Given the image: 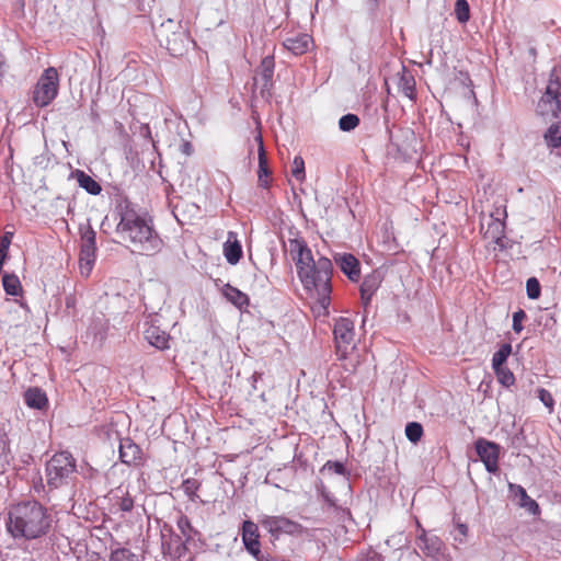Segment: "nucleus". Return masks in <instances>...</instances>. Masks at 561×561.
<instances>
[{
    "instance_id": "nucleus-1",
    "label": "nucleus",
    "mask_w": 561,
    "mask_h": 561,
    "mask_svg": "<svg viewBox=\"0 0 561 561\" xmlns=\"http://www.w3.org/2000/svg\"><path fill=\"white\" fill-rule=\"evenodd\" d=\"M116 213L119 218L116 233L128 244L131 252L149 255L161 250L162 240L146 213L140 211L128 199H122L117 204Z\"/></svg>"
},
{
    "instance_id": "nucleus-2",
    "label": "nucleus",
    "mask_w": 561,
    "mask_h": 561,
    "mask_svg": "<svg viewBox=\"0 0 561 561\" xmlns=\"http://www.w3.org/2000/svg\"><path fill=\"white\" fill-rule=\"evenodd\" d=\"M51 525L47 508L37 501H25L9 511L7 529L13 538L37 539L46 535Z\"/></svg>"
},
{
    "instance_id": "nucleus-3",
    "label": "nucleus",
    "mask_w": 561,
    "mask_h": 561,
    "mask_svg": "<svg viewBox=\"0 0 561 561\" xmlns=\"http://www.w3.org/2000/svg\"><path fill=\"white\" fill-rule=\"evenodd\" d=\"M298 277L309 297L316 300L313 309L318 314H328L332 290V262L328 257H319L317 265H312L310 270L306 267L305 271H300Z\"/></svg>"
},
{
    "instance_id": "nucleus-4",
    "label": "nucleus",
    "mask_w": 561,
    "mask_h": 561,
    "mask_svg": "<svg viewBox=\"0 0 561 561\" xmlns=\"http://www.w3.org/2000/svg\"><path fill=\"white\" fill-rule=\"evenodd\" d=\"M76 460L68 451L55 454L46 465L47 484L57 489L68 483L71 476L76 472Z\"/></svg>"
},
{
    "instance_id": "nucleus-5",
    "label": "nucleus",
    "mask_w": 561,
    "mask_h": 561,
    "mask_svg": "<svg viewBox=\"0 0 561 561\" xmlns=\"http://www.w3.org/2000/svg\"><path fill=\"white\" fill-rule=\"evenodd\" d=\"M58 91L59 73L55 67H48L36 82L32 100L37 107H46L57 98Z\"/></svg>"
},
{
    "instance_id": "nucleus-6",
    "label": "nucleus",
    "mask_w": 561,
    "mask_h": 561,
    "mask_svg": "<svg viewBox=\"0 0 561 561\" xmlns=\"http://www.w3.org/2000/svg\"><path fill=\"white\" fill-rule=\"evenodd\" d=\"M260 524L272 537L276 539L282 535L301 536L306 530L301 524L284 515H263L260 518Z\"/></svg>"
},
{
    "instance_id": "nucleus-7",
    "label": "nucleus",
    "mask_w": 561,
    "mask_h": 561,
    "mask_svg": "<svg viewBox=\"0 0 561 561\" xmlns=\"http://www.w3.org/2000/svg\"><path fill=\"white\" fill-rule=\"evenodd\" d=\"M336 353L340 358H345L353 348L355 330L354 322L348 318H339L333 329Z\"/></svg>"
},
{
    "instance_id": "nucleus-8",
    "label": "nucleus",
    "mask_w": 561,
    "mask_h": 561,
    "mask_svg": "<svg viewBox=\"0 0 561 561\" xmlns=\"http://www.w3.org/2000/svg\"><path fill=\"white\" fill-rule=\"evenodd\" d=\"M95 237V231L90 226L81 230L80 270L82 274L85 273L88 275L92 270L94 263Z\"/></svg>"
},
{
    "instance_id": "nucleus-9",
    "label": "nucleus",
    "mask_w": 561,
    "mask_h": 561,
    "mask_svg": "<svg viewBox=\"0 0 561 561\" xmlns=\"http://www.w3.org/2000/svg\"><path fill=\"white\" fill-rule=\"evenodd\" d=\"M476 450L486 471L495 473L499 470L500 446L484 438H479L476 442Z\"/></svg>"
},
{
    "instance_id": "nucleus-10",
    "label": "nucleus",
    "mask_w": 561,
    "mask_h": 561,
    "mask_svg": "<svg viewBox=\"0 0 561 561\" xmlns=\"http://www.w3.org/2000/svg\"><path fill=\"white\" fill-rule=\"evenodd\" d=\"M257 525L251 520L243 522L242 541L245 549L256 559L260 557V540Z\"/></svg>"
},
{
    "instance_id": "nucleus-11",
    "label": "nucleus",
    "mask_w": 561,
    "mask_h": 561,
    "mask_svg": "<svg viewBox=\"0 0 561 561\" xmlns=\"http://www.w3.org/2000/svg\"><path fill=\"white\" fill-rule=\"evenodd\" d=\"M334 261L341 271L353 282H357L360 276L358 260L350 253H337Z\"/></svg>"
},
{
    "instance_id": "nucleus-12",
    "label": "nucleus",
    "mask_w": 561,
    "mask_h": 561,
    "mask_svg": "<svg viewBox=\"0 0 561 561\" xmlns=\"http://www.w3.org/2000/svg\"><path fill=\"white\" fill-rule=\"evenodd\" d=\"M508 490L515 499H518V505L520 507L525 508L533 515L540 513L537 502L527 494L526 490L522 485L510 483Z\"/></svg>"
},
{
    "instance_id": "nucleus-13",
    "label": "nucleus",
    "mask_w": 561,
    "mask_h": 561,
    "mask_svg": "<svg viewBox=\"0 0 561 561\" xmlns=\"http://www.w3.org/2000/svg\"><path fill=\"white\" fill-rule=\"evenodd\" d=\"M224 255L231 265H236L242 257V247L238 240L237 232H228L227 241L224 243Z\"/></svg>"
},
{
    "instance_id": "nucleus-14",
    "label": "nucleus",
    "mask_w": 561,
    "mask_h": 561,
    "mask_svg": "<svg viewBox=\"0 0 561 561\" xmlns=\"http://www.w3.org/2000/svg\"><path fill=\"white\" fill-rule=\"evenodd\" d=\"M144 335L150 345L159 350L169 348L170 335L158 325L149 324L145 329Z\"/></svg>"
},
{
    "instance_id": "nucleus-15",
    "label": "nucleus",
    "mask_w": 561,
    "mask_h": 561,
    "mask_svg": "<svg viewBox=\"0 0 561 561\" xmlns=\"http://www.w3.org/2000/svg\"><path fill=\"white\" fill-rule=\"evenodd\" d=\"M255 141L259 145V171H257L259 184L262 187H268V185H270L268 179L271 175V171L267 167V158H266V152L264 149L263 139H262L261 134H257V136L255 137Z\"/></svg>"
},
{
    "instance_id": "nucleus-16",
    "label": "nucleus",
    "mask_w": 561,
    "mask_h": 561,
    "mask_svg": "<svg viewBox=\"0 0 561 561\" xmlns=\"http://www.w3.org/2000/svg\"><path fill=\"white\" fill-rule=\"evenodd\" d=\"M119 458L126 465H137L141 459V449L130 439H122L119 444Z\"/></svg>"
},
{
    "instance_id": "nucleus-17",
    "label": "nucleus",
    "mask_w": 561,
    "mask_h": 561,
    "mask_svg": "<svg viewBox=\"0 0 561 561\" xmlns=\"http://www.w3.org/2000/svg\"><path fill=\"white\" fill-rule=\"evenodd\" d=\"M311 43V36L308 34H298L296 36L286 38L283 45L287 50L291 51L296 56H299L309 49Z\"/></svg>"
},
{
    "instance_id": "nucleus-18",
    "label": "nucleus",
    "mask_w": 561,
    "mask_h": 561,
    "mask_svg": "<svg viewBox=\"0 0 561 561\" xmlns=\"http://www.w3.org/2000/svg\"><path fill=\"white\" fill-rule=\"evenodd\" d=\"M274 73V59L273 57H265L262 59L257 76L255 77L256 83H261L262 90H268L272 87V78Z\"/></svg>"
},
{
    "instance_id": "nucleus-19",
    "label": "nucleus",
    "mask_w": 561,
    "mask_h": 561,
    "mask_svg": "<svg viewBox=\"0 0 561 561\" xmlns=\"http://www.w3.org/2000/svg\"><path fill=\"white\" fill-rule=\"evenodd\" d=\"M417 547L427 556H436L442 549V540L437 536H427L425 530L417 537Z\"/></svg>"
},
{
    "instance_id": "nucleus-20",
    "label": "nucleus",
    "mask_w": 561,
    "mask_h": 561,
    "mask_svg": "<svg viewBox=\"0 0 561 561\" xmlns=\"http://www.w3.org/2000/svg\"><path fill=\"white\" fill-rule=\"evenodd\" d=\"M380 284V279L378 276L371 274L364 278L360 285V297L365 306H367L376 293Z\"/></svg>"
},
{
    "instance_id": "nucleus-21",
    "label": "nucleus",
    "mask_w": 561,
    "mask_h": 561,
    "mask_svg": "<svg viewBox=\"0 0 561 561\" xmlns=\"http://www.w3.org/2000/svg\"><path fill=\"white\" fill-rule=\"evenodd\" d=\"M222 294L226 297L228 301H230L236 307L242 309L243 307L249 306V298L248 296L239 290L238 288L227 284L225 285L222 289Z\"/></svg>"
},
{
    "instance_id": "nucleus-22",
    "label": "nucleus",
    "mask_w": 561,
    "mask_h": 561,
    "mask_svg": "<svg viewBox=\"0 0 561 561\" xmlns=\"http://www.w3.org/2000/svg\"><path fill=\"white\" fill-rule=\"evenodd\" d=\"M24 400L27 407L38 410L47 404V397L39 388L27 389L24 393Z\"/></svg>"
},
{
    "instance_id": "nucleus-23",
    "label": "nucleus",
    "mask_w": 561,
    "mask_h": 561,
    "mask_svg": "<svg viewBox=\"0 0 561 561\" xmlns=\"http://www.w3.org/2000/svg\"><path fill=\"white\" fill-rule=\"evenodd\" d=\"M545 142L552 150L561 149V123L551 124L543 135ZM561 154V152H559Z\"/></svg>"
},
{
    "instance_id": "nucleus-24",
    "label": "nucleus",
    "mask_w": 561,
    "mask_h": 561,
    "mask_svg": "<svg viewBox=\"0 0 561 561\" xmlns=\"http://www.w3.org/2000/svg\"><path fill=\"white\" fill-rule=\"evenodd\" d=\"M75 178L80 187L84 188L89 194L99 195L102 191L101 185L89 174L81 170L75 172Z\"/></svg>"
},
{
    "instance_id": "nucleus-25",
    "label": "nucleus",
    "mask_w": 561,
    "mask_h": 561,
    "mask_svg": "<svg viewBox=\"0 0 561 561\" xmlns=\"http://www.w3.org/2000/svg\"><path fill=\"white\" fill-rule=\"evenodd\" d=\"M398 88L400 92L411 101L416 99L415 79L411 73L403 71L399 79Z\"/></svg>"
},
{
    "instance_id": "nucleus-26",
    "label": "nucleus",
    "mask_w": 561,
    "mask_h": 561,
    "mask_svg": "<svg viewBox=\"0 0 561 561\" xmlns=\"http://www.w3.org/2000/svg\"><path fill=\"white\" fill-rule=\"evenodd\" d=\"M561 96V73L553 69L550 73L549 82L545 92V99Z\"/></svg>"
},
{
    "instance_id": "nucleus-27",
    "label": "nucleus",
    "mask_w": 561,
    "mask_h": 561,
    "mask_svg": "<svg viewBox=\"0 0 561 561\" xmlns=\"http://www.w3.org/2000/svg\"><path fill=\"white\" fill-rule=\"evenodd\" d=\"M2 286L4 291L11 296L20 295L22 286L18 276L13 274H4L2 277Z\"/></svg>"
},
{
    "instance_id": "nucleus-28",
    "label": "nucleus",
    "mask_w": 561,
    "mask_h": 561,
    "mask_svg": "<svg viewBox=\"0 0 561 561\" xmlns=\"http://www.w3.org/2000/svg\"><path fill=\"white\" fill-rule=\"evenodd\" d=\"M308 250L310 249L302 238H293L288 240V253L294 262Z\"/></svg>"
},
{
    "instance_id": "nucleus-29",
    "label": "nucleus",
    "mask_w": 561,
    "mask_h": 561,
    "mask_svg": "<svg viewBox=\"0 0 561 561\" xmlns=\"http://www.w3.org/2000/svg\"><path fill=\"white\" fill-rule=\"evenodd\" d=\"M511 352H512L511 344H508V343L502 344L500 346V348L493 354V357H492L493 369L505 367L504 363L507 360Z\"/></svg>"
},
{
    "instance_id": "nucleus-30",
    "label": "nucleus",
    "mask_w": 561,
    "mask_h": 561,
    "mask_svg": "<svg viewBox=\"0 0 561 561\" xmlns=\"http://www.w3.org/2000/svg\"><path fill=\"white\" fill-rule=\"evenodd\" d=\"M490 220L485 234L495 241H499L504 234V222L499 218H493L492 216Z\"/></svg>"
},
{
    "instance_id": "nucleus-31",
    "label": "nucleus",
    "mask_w": 561,
    "mask_h": 561,
    "mask_svg": "<svg viewBox=\"0 0 561 561\" xmlns=\"http://www.w3.org/2000/svg\"><path fill=\"white\" fill-rule=\"evenodd\" d=\"M455 15L459 23L465 24L470 19V8L467 0H457L455 3Z\"/></svg>"
},
{
    "instance_id": "nucleus-32",
    "label": "nucleus",
    "mask_w": 561,
    "mask_h": 561,
    "mask_svg": "<svg viewBox=\"0 0 561 561\" xmlns=\"http://www.w3.org/2000/svg\"><path fill=\"white\" fill-rule=\"evenodd\" d=\"M423 435V427L417 422H410L405 426V436L411 442L416 444Z\"/></svg>"
},
{
    "instance_id": "nucleus-33",
    "label": "nucleus",
    "mask_w": 561,
    "mask_h": 561,
    "mask_svg": "<svg viewBox=\"0 0 561 561\" xmlns=\"http://www.w3.org/2000/svg\"><path fill=\"white\" fill-rule=\"evenodd\" d=\"M359 125V118L355 114L343 115L339 121V127L342 131H351Z\"/></svg>"
},
{
    "instance_id": "nucleus-34",
    "label": "nucleus",
    "mask_w": 561,
    "mask_h": 561,
    "mask_svg": "<svg viewBox=\"0 0 561 561\" xmlns=\"http://www.w3.org/2000/svg\"><path fill=\"white\" fill-rule=\"evenodd\" d=\"M295 264L299 275L300 271H305L306 267L310 270L312 265H317V261L313 260L311 250H308L305 251V253H302V255L295 261Z\"/></svg>"
},
{
    "instance_id": "nucleus-35",
    "label": "nucleus",
    "mask_w": 561,
    "mask_h": 561,
    "mask_svg": "<svg viewBox=\"0 0 561 561\" xmlns=\"http://www.w3.org/2000/svg\"><path fill=\"white\" fill-rule=\"evenodd\" d=\"M499 382L504 387H511L515 382L514 374L507 367L494 369Z\"/></svg>"
},
{
    "instance_id": "nucleus-36",
    "label": "nucleus",
    "mask_w": 561,
    "mask_h": 561,
    "mask_svg": "<svg viewBox=\"0 0 561 561\" xmlns=\"http://www.w3.org/2000/svg\"><path fill=\"white\" fill-rule=\"evenodd\" d=\"M176 525H178V528L181 531V534L184 537H186V539L192 538L193 527H192L191 522L187 516H185L183 514L180 515L178 518Z\"/></svg>"
},
{
    "instance_id": "nucleus-37",
    "label": "nucleus",
    "mask_w": 561,
    "mask_h": 561,
    "mask_svg": "<svg viewBox=\"0 0 561 561\" xmlns=\"http://www.w3.org/2000/svg\"><path fill=\"white\" fill-rule=\"evenodd\" d=\"M110 561H137V557L128 549H117L112 552Z\"/></svg>"
},
{
    "instance_id": "nucleus-38",
    "label": "nucleus",
    "mask_w": 561,
    "mask_h": 561,
    "mask_svg": "<svg viewBox=\"0 0 561 561\" xmlns=\"http://www.w3.org/2000/svg\"><path fill=\"white\" fill-rule=\"evenodd\" d=\"M291 174L298 181L305 180V162H304V159L299 156L295 157V159L293 161Z\"/></svg>"
},
{
    "instance_id": "nucleus-39",
    "label": "nucleus",
    "mask_w": 561,
    "mask_h": 561,
    "mask_svg": "<svg viewBox=\"0 0 561 561\" xmlns=\"http://www.w3.org/2000/svg\"><path fill=\"white\" fill-rule=\"evenodd\" d=\"M527 296L530 299H537L540 296V284L537 278L530 277L526 283Z\"/></svg>"
},
{
    "instance_id": "nucleus-40",
    "label": "nucleus",
    "mask_w": 561,
    "mask_h": 561,
    "mask_svg": "<svg viewBox=\"0 0 561 561\" xmlns=\"http://www.w3.org/2000/svg\"><path fill=\"white\" fill-rule=\"evenodd\" d=\"M0 457L9 462L11 458L10 444L4 432L0 431Z\"/></svg>"
},
{
    "instance_id": "nucleus-41",
    "label": "nucleus",
    "mask_w": 561,
    "mask_h": 561,
    "mask_svg": "<svg viewBox=\"0 0 561 561\" xmlns=\"http://www.w3.org/2000/svg\"><path fill=\"white\" fill-rule=\"evenodd\" d=\"M538 398L545 404V407L549 410L550 413L553 412L554 400H553L550 391H548L545 388H539L538 389Z\"/></svg>"
},
{
    "instance_id": "nucleus-42",
    "label": "nucleus",
    "mask_w": 561,
    "mask_h": 561,
    "mask_svg": "<svg viewBox=\"0 0 561 561\" xmlns=\"http://www.w3.org/2000/svg\"><path fill=\"white\" fill-rule=\"evenodd\" d=\"M182 489L186 495L191 497V500H194L196 496V491L198 489V483L194 479H186L182 483Z\"/></svg>"
},
{
    "instance_id": "nucleus-43",
    "label": "nucleus",
    "mask_w": 561,
    "mask_h": 561,
    "mask_svg": "<svg viewBox=\"0 0 561 561\" xmlns=\"http://www.w3.org/2000/svg\"><path fill=\"white\" fill-rule=\"evenodd\" d=\"M526 319V313L524 310L519 309L518 311L513 313V330L516 333H520L524 329L523 321Z\"/></svg>"
},
{
    "instance_id": "nucleus-44",
    "label": "nucleus",
    "mask_w": 561,
    "mask_h": 561,
    "mask_svg": "<svg viewBox=\"0 0 561 561\" xmlns=\"http://www.w3.org/2000/svg\"><path fill=\"white\" fill-rule=\"evenodd\" d=\"M323 470H328L340 476H343L346 472L345 467L342 462L331 460L325 462V465L323 466Z\"/></svg>"
},
{
    "instance_id": "nucleus-45",
    "label": "nucleus",
    "mask_w": 561,
    "mask_h": 561,
    "mask_svg": "<svg viewBox=\"0 0 561 561\" xmlns=\"http://www.w3.org/2000/svg\"><path fill=\"white\" fill-rule=\"evenodd\" d=\"M468 535V526L466 524L459 523L456 525V534L454 535V540L460 545L465 543L466 537Z\"/></svg>"
},
{
    "instance_id": "nucleus-46",
    "label": "nucleus",
    "mask_w": 561,
    "mask_h": 561,
    "mask_svg": "<svg viewBox=\"0 0 561 561\" xmlns=\"http://www.w3.org/2000/svg\"><path fill=\"white\" fill-rule=\"evenodd\" d=\"M117 505L122 512H130L134 507V500L128 495H123Z\"/></svg>"
},
{
    "instance_id": "nucleus-47",
    "label": "nucleus",
    "mask_w": 561,
    "mask_h": 561,
    "mask_svg": "<svg viewBox=\"0 0 561 561\" xmlns=\"http://www.w3.org/2000/svg\"><path fill=\"white\" fill-rule=\"evenodd\" d=\"M541 102H554V108L552 111V116L556 117V118H560L561 117V96L559 98H551V99H545L542 98L541 99Z\"/></svg>"
},
{
    "instance_id": "nucleus-48",
    "label": "nucleus",
    "mask_w": 561,
    "mask_h": 561,
    "mask_svg": "<svg viewBox=\"0 0 561 561\" xmlns=\"http://www.w3.org/2000/svg\"><path fill=\"white\" fill-rule=\"evenodd\" d=\"M167 48L174 56L182 54V49L180 47H176L175 44L172 45L170 39H168L167 42Z\"/></svg>"
},
{
    "instance_id": "nucleus-49",
    "label": "nucleus",
    "mask_w": 561,
    "mask_h": 561,
    "mask_svg": "<svg viewBox=\"0 0 561 561\" xmlns=\"http://www.w3.org/2000/svg\"><path fill=\"white\" fill-rule=\"evenodd\" d=\"M141 134H142V135H144V137H146L147 139L152 140V139H151V130H150V128H149V126H148V125H145V126H142V127H141Z\"/></svg>"
},
{
    "instance_id": "nucleus-50",
    "label": "nucleus",
    "mask_w": 561,
    "mask_h": 561,
    "mask_svg": "<svg viewBox=\"0 0 561 561\" xmlns=\"http://www.w3.org/2000/svg\"><path fill=\"white\" fill-rule=\"evenodd\" d=\"M191 151H192L191 144L185 142V144L183 145V152H184V153H186V154H191Z\"/></svg>"
},
{
    "instance_id": "nucleus-51",
    "label": "nucleus",
    "mask_w": 561,
    "mask_h": 561,
    "mask_svg": "<svg viewBox=\"0 0 561 561\" xmlns=\"http://www.w3.org/2000/svg\"><path fill=\"white\" fill-rule=\"evenodd\" d=\"M73 305H75V298H73V297H71V296H70V297H67V298H66V306H67V308H70V307H72Z\"/></svg>"
},
{
    "instance_id": "nucleus-52",
    "label": "nucleus",
    "mask_w": 561,
    "mask_h": 561,
    "mask_svg": "<svg viewBox=\"0 0 561 561\" xmlns=\"http://www.w3.org/2000/svg\"><path fill=\"white\" fill-rule=\"evenodd\" d=\"M259 561H286L285 559H278V558H265V559H257Z\"/></svg>"
},
{
    "instance_id": "nucleus-53",
    "label": "nucleus",
    "mask_w": 561,
    "mask_h": 561,
    "mask_svg": "<svg viewBox=\"0 0 561 561\" xmlns=\"http://www.w3.org/2000/svg\"><path fill=\"white\" fill-rule=\"evenodd\" d=\"M260 377H261V374H257V373H254L252 376L254 381H257V378H260Z\"/></svg>"
},
{
    "instance_id": "nucleus-54",
    "label": "nucleus",
    "mask_w": 561,
    "mask_h": 561,
    "mask_svg": "<svg viewBox=\"0 0 561 561\" xmlns=\"http://www.w3.org/2000/svg\"><path fill=\"white\" fill-rule=\"evenodd\" d=\"M370 1H371L374 4H376V3H377V0H370Z\"/></svg>"
}]
</instances>
